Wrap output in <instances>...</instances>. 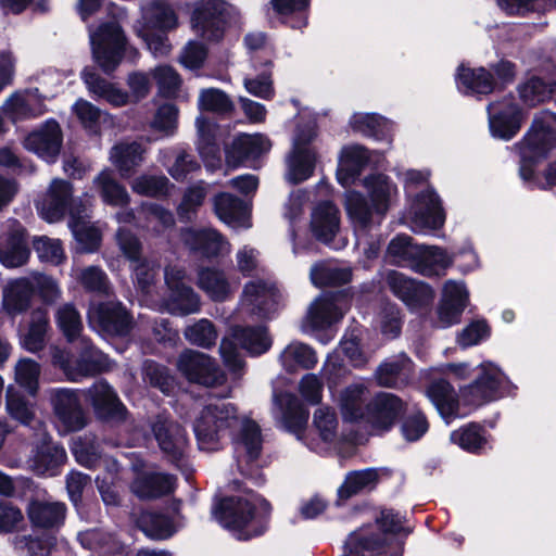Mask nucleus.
Wrapping results in <instances>:
<instances>
[{
	"label": "nucleus",
	"mask_w": 556,
	"mask_h": 556,
	"mask_svg": "<svg viewBox=\"0 0 556 556\" xmlns=\"http://www.w3.org/2000/svg\"><path fill=\"white\" fill-rule=\"evenodd\" d=\"M231 337L239 346L251 355H262L271 348V338L268 328L264 325L235 326L231 329Z\"/></svg>",
	"instance_id": "obj_37"
},
{
	"label": "nucleus",
	"mask_w": 556,
	"mask_h": 556,
	"mask_svg": "<svg viewBox=\"0 0 556 556\" xmlns=\"http://www.w3.org/2000/svg\"><path fill=\"white\" fill-rule=\"evenodd\" d=\"M387 282L392 294L410 311L427 308L434 300V291L430 285L408 278L400 271H390Z\"/></svg>",
	"instance_id": "obj_14"
},
{
	"label": "nucleus",
	"mask_w": 556,
	"mask_h": 556,
	"mask_svg": "<svg viewBox=\"0 0 556 556\" xmlns=\"http://www.w3.org/2000/svg\"><path fill=\"white\" fill-rule=\"evenodd\" d=\"M81 78L87 85L88 90L97 98L105 100L115 108L124 106L128 103V92L101 77L94 68L85 67L81 72Z\"/></svg>",
	"instance_id": "obj_33"
},
{
	"label": "nucleus",
	"mask_w": 556,
	"mask_h": 556,
	"mask_svg": "<svg viewBox=\"0 0 556 556\" xmlns=\"http://www.w3.org/2000/svg\"><path fill=\"white\" fill-rule=\"evenodd\" d=\"M140 143H117L111 150V161L122 178L131 177L143 161Z\"/></svg>",
	"instance_id": "obj_42"
},
{
	"label": "nucleus",
	"mask_w": 556,
	"mask_h": 556,
	"mask_svg": "<svg viewBox=\"0 0 556 556\" xmlns=\"http://www.w3.org/2000/svg\"><path fill=\"white\" fill-rule=\"evenodd\" d=\"M198 286L214 301H224L230 291L224 271L216 267H200L198 270Z\"/></svg>",
	"instance_id": "obj_46"
},
{
	"label": "nucleus",
	"mask_w": 556,
	"mask_h": 556,
	"mask_svg": "<svg viewBox=\"0 0 556 556\" xmlns=\"http://www.w3.org/2000/svg\"><path fill=\"white\" fill-rule=\"evenodd\" d=\"M127 42L124 29L117 21L103 22L90 33V45L126 48Z\"/></svg>",
	"instance_id": "obj_54"
},
{
	"label": "nucleus",
	"mask_w": 556,
	"mask_h": 556,
	"mask_svg": "<svg viewBox=\"0 0 556 556\" xmlns=\"http://www.w3.org/2000/svg\"><path fill=\"white\" fill-rule=\"evenodd\" d=\"M264 152V137L261 134H240L225 148L226 162L235 167L249 160L258 159Z\"/></svg>",
	"instance_id": "obj_31"
},
{
	"label": "nucleus",
	"mask_w": 556,
	"mask_h": 556,
	"mask_svg": "<svg viewBox=\"0 0 556 556\" xmlns=\"http://www.w3.org/2000/svg\"><path fill=\"white\" fill-rule=\"evenodd\" d=\"M514 148L519 156L518 175L529 189L548 190L556 187V160L547 164L542 175L538 170L556 149L555 114L547 111L535 114Z\"/></svg>",
	"instance_id": "obj_1"
},
{
	"label": "nucleus",
	"mask_w": 556,
	"mask_h": 556,
	"mask_svg": "<svg viewBox=\"0 0 556 556\" xmlns=\"http://www.w3.org/2000/svg\"><path fill=\"white\" fill-rule=\"evenodd\" d=\"M34 295L35 287L33 282L26 278L17 279L4 290L2 308L14 318L28 311Z\"/></svg>",
	"instance_id": "obj_36"
},
{
	"label": "nucleus",
	"mask_w": 556,
	"mask_h": 556,
	"mask_svg": "<svg viewBox=\"0 0 556 556\" xmlns=\"http://www.w3.org/2000/svg\"><path fill=\"white\" fill-rule=\"evenodd\" d=\"M401 422V434L406 442H417L421 440L430 429L429 420L426 414L417 409L407 416H403Z\"/></svg>",
	"instance_id": "obj_61"
},
{
	"label": "nucleus",
	"mask_w": 556,
	"mask_h": 556,
	"mask_svg": "<svg viewBox=\"0 0 556 556\" xmlns=\"http://www.w3.org/2000/svg\"><path fill=\"white\" fill-rule=\"evenodd\" d=\"M374 522L364 523L350 532L343 544L341 556H403L405 542L401 540L396 548L389 552L388 534L408 535L412 529L403 525L406 517L393 508L379 507L374 516Z\"/></svg>",
	"instance_id": "obj_3"
},
{
	"label": "nucleus",
	"mask_w": 556,
	"mask_h": 556,
	"mask_svg": "<svg viewBox=\"0 0 556 556\" xmlns=\"http://www.w3.org/2000/svg\"><path fill=\"white\" fill-rule=\"evenodd\" d=\"M350 126L354 132L378 141L391 142L393 138V123L378 113H355Z\"/></svg>",
	"instance_id": "obj_32"
},
{
	"label": "nucleus",
	"mask_w": 556,
	"mask_h": 556,
	"mask_svg": "<svg viewBox=\"0 0 556 556\" xmlns=\"http://www.w3.org/2000/svg\"><path fill=\"white\" fill-rule=\"evenodd\" d=\"M33 249L37 253L40 262L59 265L65 258L63 245L59 239H51L47 236L35 237L33 240Z\"/></svg>",
	"instance_id": "obj_62"
},
{
	"label": "nucleus",
	"mask_w": 556,
	"mask_h": 556,
	"mask_svg": "<svg viewBox=\"0 0 556 556\" xmlns=\"http://www.w3.org/2000/svg\"><path fill=\"white\" fill-rule=\"evenodd\" d=\"M455 80L465 96H489L494 92L493 74L484 66L470 67L462 63L456 70Z\"/></svg>",
	"instance_id": "obj_27"
},
{
	"label": "nucleus",
	"mask_w": 556,
	"mask_h": 556,
	"mask_svg": "<svg viewBox=\"0 0 556 556\" xmlns=\"http://www.w3.org/2000/svg\"><path fill=\"white\" fill-rule=\"evenodd\" d=\"M489 129L493 138L509 141L522 127L525 113L510 92L502 100L488 105Z\"/></svg>",
	"instance_id": "obj_7"
},
{
	"label": "nucleus",
	"mask_w": 556,
	"mask_h": 556,
	"mask_svg": "<svg viewBox=\"0 0 556 556\" xmlns=\"http://www.w3.org/2000/svg\"><path fill=\"white\" fill-rule=\"evenodd\" d=\"M83 342V352L76 361L77 370L84 376H96L105 371L108 365L104 355L96 350L90 341Z\"/></svg>",
	"instance_id": "obj_57"
},
{
	"label": "nucleus",
	"mask_w": 556,
	"mask_h": 556,
	"mask_svg": "<svg viewBox=\"0 0 556 556\" xmlns=\"http://www.w3.org/2000/svg\"><path fill=\"white\" fill-rule=\"evenodd\" d=\"M413 222L424 228L440 229L445 222L441 200L434 190H424L416 194L413 205Z\"/></svg>",
	"instance_id": "obj_24"
},
{
	"label": "nucleus",
	"mask_w": 556,
	"mask_h": 556,
	"mask_svg": "<svg viewBox=\"0 0 556 556\" xmlns=\"http://www.w3.org/2000/svg\"><path fill=\"white\" fill-rule=\"evenodd\" d=\"M170 293L164 301L165 309L172 315L187 316L197 313L200 309V298L194 290L177 280L169 283Z\"/></svg>",
	"instance_id": "obj_39"
},
{
	"label": "nucleus",
	"mask_w": 556,
	"mask_h": 556,
	"mask_svg": "<svg viewBox=\"0 0 556 556\" xmlns=\"http://www.w3.org/2000/svg\"><path fill=\"white\" fill-rule=\"evenodd\" d=\"M177 368L191 383L215 387L225 380V375L216 361L199 351H184L178 357Z\"/></svg>",
	"instance_id": "obj_11"
},
{
	"label": "nucleus",
	"mask_w": 556,
	"mask_h": 556,
	"mask_svg": "<svg viewBox=\"0 0 556 556\" xmlns=\"http://www.w3.org/2000/svg\"><path fill=\"white\" fill-rule=\"evenodd\" d=\"M88 318L99 331L111 337L128 336L134 325L132 315L118 301L99 302L89 308Z\"/></svg>",
	"instance_id": "obj_12"
},
{
	"label": "nucleus",
	"mask_w": 556,
	"mask_h": 556,
	"mask_svg": "<svg viewBox=\"0 0 556 556\" xmlns=\"http://www.w3.org/2000/svg\"><path fill=\"white\" fill-rule=\"evenodd\" d=\"M198 123V151L204 161H219L220 148L217 141V124L211 123L208 119L201 117Z\"/></svg>",
	"instance_id": "obj_48"
},
{
	"label": "nucleus",
	"mask_w": 556,
	"mask_h": 556,
	"mask_svg": "<svg viewBox=\"0 0 556 556\" xmlns=\"http://www.w3.org/2000/svg\"><path fill=\"white\" fill-rule=\"evenodd\" d=\"M142 27L138 36L155 55L170 52L168 33L178 27V15L165 0H152L142 9Z\"/></svg>",
	"instance_id": "obj_6"
},
{
	"label": "nucleus",
	"mask_w": 556,
	"mask_h": 556,
	"mask_svg": "<svg viewBox=\"0 0 556 556\" xmlns=\"http://www.w3.org/2000/svg\"><path fill=\"white\" fill-rule=\"evenodd\" d=\"M214 213L224 223L239 222L247 213L245 202L229 192H218L213 199Z\"/></svg>",
	"instance_id": "obj_47"
},
{
	"label": "nucleus",
	"mask_w": 556,
	"mask_h": 556,
	"mask_svg": "<svg viewBox=\"0 0 556 556\" xmlns=\"http://www.w3.org/2000/svg\"><path fill=\"white\" fill-rule=\"evenodd\" d=\"M364 389L359 384H353L344 389L341 394L340 408L344 420L359 422L364 419L362 396Z\"/></svg>",
	"instance_id": "obj_56"
},
{
	"label": "nucleus",
	"mask_w": 556,
	"mask_h": 556,
	"mask_svg": "<svg viewBox=\"0 0 556 556\" xmlns=\"http://www.w3.org/2000/svg\"><path fill=\"white\" fill-rule=\"evenodd\" d=\"M85 400L91 405L96 417L105 422H123L127 408L117 393L106 381L93 383L86 392Z\"/></svg>",
	"instance_id": "obj_15"
},
{
	"label": "nucleus",
	"mask_w": 556,
	"mask_h": 556,
	"mask_svg": "<svg viewBox=\"0 0 556 556\" xmlns=\"http://www.w3.org/2000/svg\"><path fill=\"white\" fill-rule=\"evenodd\" d=\"M407 404L399 395L378 392L366 405L367 421L379 431L389 432L403 418Z\"/></svg>",
	"instance_id": "obj_13"
},
{
	"label": "nucleus",
	"mask_w": 556,
	"mask_h": 556,
	"mask_svg": "<svg viewBox=\"0 0 556 556\" xmlns=\"http://www.w3.org/2000/svg\"><path fill=\"white\" fill-rule=\"evenodd\" d=\"M468 301L469 293L464 285L454 281L446 282L437 308L440 327L448 328L459 324Z\"/></svg>",
	"instance_id": "obj_23"
},
{
	"label": "nucleus",
	"mask_w": 556,
	"mask_h": 556,
	"mask_svg": "<svg viewBox=\"0 0 556 556\" xmlns=\"http://www.w3.org/2000/svg\"><path fill=\"white\" fill-rule=\"evenodd\" d=\"M177 479L174 475L144 472L132 484V493L140 500H156L174 493Z\"/></svg>",
	"instance_id": "obj_28"
},
{
	"label": "nucleus",
	"mask_w": 556,
	"mask_h": 556,
	"mask_svg": "<svg viewBox=\"0 0 556 556\" xmlns=\"http://www.w3.org/2000/svg\"><path fill=\"white\" fill-rule=\"evenodd\" d=\"M311 2L312 0H270L269 4L281 24L301 29L308 24Z\"/></svg>",
	"instance_id": "obj_38"
},
{
	"label": "nucleus",
	"mask_w": 556,
	"mask_h": 556,
	"mask_svg": "<svg viewBox=\"0 0 556 556\" xmlns=\"http://www.w3.org/2000/svg\"><path fill=\"white\" fill-rule=\"evenodd\" d=\"M237 451H243L247 465L254 464L263 452V434L260 425L252 418L240 420L238 432L229 437Z\"/></svg>",
	"instance_id": "obj_26"
},
{
	"label": "nucleus",
	"mask_w": 556,
	"mask_h": 556,
	"mask_svg": "<svg viewBox=\"0 0 556 556\" xmlns=\"http://www.w3.org/2000/svg\"><path fill=\"white\" fill-rule=\"evenodd\" d=\"M182 237L185 244L194 255L212 260L220 254L223 238L216 230L188 228Z\"/></svg>",
	"instance_id": "obj_34"
},
{
	"label": "nucleus",
	"mask_w": 556,
	"mask_h": 556,
	"mask_svg": "<svg viewBox=\"0 0 556 556\" xmlns=\"http://www.w3.org/2000/svg\"><path fill=\"white\" fill-rule=\"evenodd\" d=\"M342 317L333 294L317 298L307 313V321L313 330H325Z\"/></svg>",
	"instance_id": "obj_40"
},
{
	"label": "nucleus",
	"mask_w": 556,
	"mask_h": 556,
	"mask_svg": "<svg viewBox=\"0 0 556 556\" xmlns=\"http://www.w3.org/2000/svg\"><path fill=\"white\" fill-rule=\"evenodd\" d=\"M316 165V153L313 149L293 150L289 164V180L300 185L313 176Z\"/></svg>",
	"instance_id": "obj_49"
},
{
	"label": "nucleus",
	"mask_w": 556,
	"mask_h": 556,
	"mask_svg": "<svg viewBox=\"0 0 556 556\" xmlns=\"http://www.w3.org/2000/svg\"><path fill=\"white\" fill-rule=\"evenodd\" d=\"M556 81H547L539 76H531L517 87L521 102L534 108L552 99L555 92Z\"/></svg>",
	"instance_id": "obj_44"
},
{
	"label": "nucleus",
	"mask_w": 556,
	"mask_h": 556,
	"mask_svg": "<svg viewBox=\"0 0 556 556\" xmlns=\"http://www.w3.org/2000/svg\"><path fill=\"white\" fill-rule=\"evenodd\" d=\"M345 210L352 223L362 230L372 225L374 208L368 200L358 191L351 192L346 198Z\"/></svg>",
	"instance_id": "obj_50"
},
{
	"label": "nucleus",
	"mask_w": 556,
	"mask_h": 556,
	"mask_svg": "<svg viewBox=\"0 0 556 556\" xmlns=\"http://www.w3.org/2000/svg\"><path fill=\"white\" fill-rule=\"evenodd\" d=\"M62 143V129L54 118L47 119L38 130L31 131L26 138L27 149L48 162L55 161Z\"/></svg>",
	"instance_id": "obj_20"
},
{
	"label": "nucleus",
	"mask_w": 556,
	"mask_h": 556,
	"mask_svg": "<svg viewBox=\"0 0 556 556\" xmlns=\"http://www.w3.org/2000/svg\"><path fill=\"white\" fill-rule=\"evenodd\" d=\"M5 406L10 417L23 426H30L35 419L33 405L13 387H9L7 390Z\"/></svg>",
	"instance_id": "obj_53"
},
{
	"label": "nucleus",
	"mask_w": 556,
	"mask_h": 556,
	"mask_svg": "<svg viewBox=\"0 0 556 556\" xmlns=\"http://www.w3.org/2000/svg\"><path fill=\"white\" fill-rule=\"evenodd\" d=\"M33 453L30 467L37 476H58L67 459L63 445L54 442L49 433L41 435Z\"/></svg>",
	"instance_id": "obj_19"
},
{
	"label": "nucleus",
	"mask_w": 556,
	"mask_h": 556,
	"mask_svg": "<svg viewBox=\"0 0 556 556\" xmlns=\"http://www.w3.org/2000/svg\"><path fill=\"white\" fill-rule=\"evenodd\" d=\"M364 185L368 190L369 203L375 214L380 219L384 218L390 208L392 191H397L396 186L389 176L380 173L367 176Z\"/></svg>",
	"instance_id": "obj_35"
},
{
	"label": "nucleus",
	"mask_w": 556,
	"mask_h": 556,
	"mask_svg": "<svg viewBox=\"0 0 556 556\" xmlns=\"http://www.w3.org/2000/svg\"><path fill=\"white\" fill-rule=\"evenodd\" d=\"M226 5L225 0H205L193 10L191 24L202 39L210 42L223 40L228 25Z\"/></svg>",
	"instance_id": "obj_8"
},
{
	"label": "nucleus",
	"mask_w": 556,
	"mask_h": 556,
	"mask_svg": "<svg viewBox=\"0 0 556 556\" xmlns=\"http://www.w3.org/2000/svg\"><path fill=\"white\" fill-rule=\"evenodd\" d=\"M240 424L238 407L233 403L217 402L203 406L192 424L200 451L217 452L223 440L230 437Z\"/></svg>",
	"instance_id": "obj_5"
},
{
	"label": "nucleus",
	"mask_w": 556,
	"mask_h": 556,
	"mask_svg": "<svg viewBox=\"0 0 556 556\" xmlns=\"http://www.w3.org/2000/svg\"><path fill=\"white\" fill-rule=\"evenodd\" d=\"M93 61L98 64L101 71L106 74H113L122 63L126 48L125 47H110L91 45Z\"/></svg>",
	"instance_id": "obj_58"
},
{
	"label": "nucleus",
	"mask_w": 556,
	"mask_h": 556,
	"mask_svg": "<svg viewBox=\"0 0 556 556\" xmlns=\"http://www.w3.org/2000/svg\"><path fill=\"white\" fill-rule=\"evenodd\" d=\"M199 109L220 115H230L235 111V104L225 91L207 88L200 93Z\"/></svg>",
	"instance_id": "obj_55"
},
{
	"label": "nucleus",
	"mask_w": 556,
	"mask_h": 556,
	"mask_svg": "<svg viewBox=\"0 0 556 556\" xmlns=\"http://www.w3.org/2000/svg\"><path fill=\"white\" fill-rule=\"evenodd\" d=\"M185 336L191 344L203 349H211L217 340V331L214 324L205 318L189 326L185 331Z\"/></svg>",
	"instance_id": "obj_63"
},
{
	"label": "nucleus",
	"mask_w": 556,
	"mask_h": 556,
	"mask_svg": "<svg viewBox=\"0 0 556 556\" xmlns=\"http://www.w3.org/2000/svg\"><path fill=\"white\" fill-rule=\"evenodd\" d=\"M383 476L389 478L391 471L383 467H368L349 471L337 490L338 503L345 502L361 493L375 491Z\"/></svg>",
	"instance_id": "obj_21"
},
{
	"label": "nucleus",
	"mask_w": 556,
	"mask_h": 556,
	"mask_svg": "<svg viewBox=\"0 0 556 556\" xmlns=\"http://www.w3.org/2000/svg\"><path fill=\"white\" fill-rule=\"evenodd\" d=\"M83 210L71 211V219L68 225L73 231L76 241L80 244L81 251L85 253L97 252L102 242L101 231L84 219Z\"/></svg>",
	"instance_id": "obj_43"
},
{
	"label": "nucleus",
	"mask_w": 556,
	"mask_h": 556,
	"mask_svg": "<svg viewBox=\"0 0 556 556\" xmlns=\"http://www.w3.org/2000/svg\"><path fill=\"white\" fill-rule=\"evenodd\" d=\"M141 530L150 539L165 540L173 535L172 519L161 513H149L141 518Z\"/></svg>",
	"instance_id": "obj_59"
},
{
	"label": "nucleus",
	"mask_w": 556,
	"mask_h": 556,
	"mask_svg": "<svg viewBox=\"0 0 556 556\" xmlns=\"http://www.w3.org/2000/svg\"><path fill=\"white\" fill-rule=\"evenodd\" d=\"M451 443L462 451L481 456L493 450V437L484 425L469 421L450 433Z\"/></svg>",
	"instance_id": "obj_22"
},
{
	"label": "nucleus",
	"mask_w": 556,
	"mask_h": 556,
	"mask_svg": "<svg viewBox=\"0 0 556 556\" xmlns=\"http://www.w3.org/2000/svg\"><path fill=\"white\" fill-rule=\"evenodd\" d=\"M40 365L31 358L18 361L15 367V380L31 396L39 390Z\"/></svg>",
	"instance_id": "obj_60"
},
{
	"label": "nucleus",
	"mask_w": 556,
	"mask_h": 556,
	"mask_svg": "<svg viewBox=\"0 0 556 556\" xmlns=\"http://www.w3.org/2000/svg\"><path fill=\"white\" fill-rule=\"evenodd\" d=\"M30 253L28 231L20 222L0 235V264L5 268L24 266Z\"/></svg>",
	"instance_id": "obj_18"
},
{
	"label": "nucleus",
	"mask_w": 556,
	"mask_h": 556,
	"mask_svg": "<svg viewBox=\"0 0 556 556\" xmlns=\"http://www.w3.org/2000/svg\"><path fill=\"white\" fill-rule=\"evenodd\" d=\"M308 416V409L301 400L294 394H288L282 412V422L286 429L293 433L304 430Z\"/></svg>",
	"instance_id": "obj_52"
},
{
	"label": "nucleus",
	"mask_w": 556,
	"mask_h": 556,
	"mask_svg": "<svg viewBox=\"0 0 556 556\" xmlns=\"http://www.w3.org/2000/svg\"><path fill=\"white\" fill-rule=\"evenodd\" d=\"M252 62L254 68L261 72L254 78H245L244 87L252 96L270 100L275 94L271 79L274 62L258 54L252 58Z\"/></svg>",
	"instance_id": "obj_41"
},
{
	"label": "nucleus",
	"mask_w": 556,
	"mask_h": 556,
	"mask_svg": "<svg viewBox=\"0 0 556 556\" xmlns=\"http://www.w3.org/2000/svg\"><path fill=\"white\" fill-rule=\"evenodd\" d=\"M151 429L167 460L178 465L189 443L186 429L168 414H157Z\"/></svg>",
	"instance_id": "obj_9"
},
{
	"label": "nucleus",
	"mask_w": 556,
	"mask_h": 556,
	"mask_svg": "<svg viewBox=\"0 0 556 556\" xmlns=\"http://www.w3.org/2000/svg\"><path fill=\"white\" fill-rule=\"evenodd\" d=\"M73 210H85L83 202L73 200V185L64 179H53L42 202L40 214L48 223L62 220Z\"/></svg>",
	"instance_id": "obj_16"
},
{
	"label": "nucleus",
	"mask_w": 556,
	"mask_h": 556,
	"mask_svg": "<svg viewBox=\"0 0 556 556\" xmlns=\"http://www.w3.org/2000/svg\"><path fill=\"white\" fill-rule=\"evenodd\" d=\"M93 185L105 205L112 207H127L130 204V195L126 187L115 177L112 168H103L93 179Z\"/></svg>",
	"instance_id": "obj_30"
},
{
	"label": "nucleus",
	"mask_w": 556,
	"mask_h": 556,
	"mask_svg": "<svg viewBox=\"0 0 556 556\" xmlns=\"http://www.w3.org/2000/svg\"><path fill=\"white\" fill-rule=\"evenodd\" d=\"M480 368L478 377L460 389V399L465 405L478 407L504 396L501 369L492 363H483Z\"/></svg>",
	"instance_id": "obj_10"
},
{
	"label": "nucleus",
	"mask_w": 556,
	"mask_h": 556,
	"mask_svg": "<svg viewBox=\"0 0 556 556\" xmlns=\"http://www.w3.org/2000/svg\"><path fill=\"white\" fill-rule=\"evenodd\" d=\"M50 402L54 415L66 431H79L87 425V417L81 406L78 390L63 388L52 389L50 392Z\"/></svg>",
	"instance_id": "obj_17"
},
{
	"label": "nucleus",
	"mask_w": 556,
	"mask_h": 556,
	"mask_svg": "<svg viewBox=\"0 0 556 556\" xmlns=\"http://www.w3.org/2000/svg\"><path fill=\"white\" fill-rule=\"evenodd\" d=\"M250 494L223 496L212 508L215 520L239 541L263 536L270 528L271 503L260 493Z\"/></svg>",
	"instance_id": "obj_2"
},
{
	"label": "nucleus",
	"mask_w": 556,
	"mask_h": 556,
	"mask_svg": "<svg viewBox=\"0 0 556 556\" xmlns=\"http://www.w3.org/2000/svg\"><path fill=\"white\" fill-rule=\"evenodd\" d=\"M49 328V314L46 307H37L30 313L28 330L22 339V346L31 353L45 348L46 333Z\"/></svg>",
	"instance_id": "obj_45"
},
{
	"label": "nucleus",
	"mask_w": 556,
	"mask_h": 556,
	"mask_svg": "<svg viewBox=\"0 0 556 556\" xmlns=\"http://www.w3.org/2000/svg\"><path fill=\"white\" fill-rule=\"evenodd\" d=\"M66 505L61 502L33 500L27 506V516L34 528L59 530L65 521Z\"/></svg>",
	"instance_id": "obj_29"
},
{
	"label": "nucleus",
	"mask_w": 556,
	"mask_h": 556,
	"mask_svg": "<svg viewBox=\"0 0 556 556\" xmlns=\"http://www.w3.org/2000/svg\"><path fill=\"white\" fill-rule=\"evenodd\" d=\"M387 256L397 266H408L425 277H435L453 265L454 258L437 245L414 243L406 233H397L387 247Z\"/></svg>",
	"instance_id": "obj_4"
},
{
	"label": "nucleus",
	"mask_w": 556,
	"mask_h": 556,
	"mask_svg": "<svg viewBox=\"0 0 556 556\" xmlns=\"http://www.w3.org/2000/svg\"><path fill=\"white\" fill-rule=\"evenodd\" d=\"M491 327L486 319L470 321L457 336V343L462 348H470L480 344L491 337Z\"/></svg>",
	"instance_id": "obj_64"
},
{
	"label": "nucleus",
	"mask_w": 556,
	"mask_h": 556,
	"mask_svg": "<svg viewBox=\"0 0 556 556\" xmlns=\"http://www.w3.org/2000/svg\"><path fill=\"white\" fill-rule=\"evenodd\" d=\"M55 323L70 343L77 340L83 331L81 316L73 303H65L58 308Z\"/></svg>",
	"instance_id": "obj_51"
},
{
	"label": "nucleus",
	"mask_w": 556,
	"mask_h": 556,
	"mask_svg": "<svg viewBox=\"0 0 556 556\" xmlns=\"http://www.w3.org/2000/svg\"><path fill=\"white\" fill-rule=\"evenodd\" d=\"M309 229L313 237L325 244L333 241L340 229V211L331 201H323L313 210Z\"/></svg>",
	"instance_id": "obj_25"
}]
</instances>
